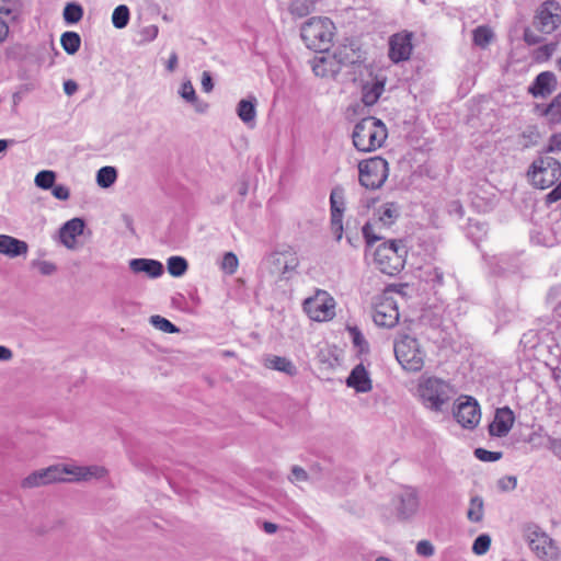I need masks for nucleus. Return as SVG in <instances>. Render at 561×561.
Listing matches in <instances>:
<instances>
[{
	"label": "nucleus",
	"instance_id": "nucleus-38",
	"mask_svg": "<svg viewBox=\"0 0 561 561\" xmlns=\"http://www.w3.org/2000/svg\"><path fill=\"white\" fill-rule=\"evenodd\" d=\"M56 173L51 170L39 171L35 176V185L42 190H51L55 185Z\"/></svg>",
	"mask_w": 561,
	"mask_h": 561
},
{
	"label": "nucleus",
	"instance_id": "nucleus-11",
	"mask_svg": "<svg viewBox=\"0 0 561 561\" xmlns=\"http://www.w3.org/2000/svg\"><path fill=\"white\" fill-rule=\"evenodd\" d=\"M302 307L308 317L313 321H329L335 316V301L324 290H319L314 297L307 298Z\"/></svg>",
	"mask_w": 561,
	"mask_h": 561
},
{
	"label": "nucleus",
	"instance_id": "nucleus-16",
	"mask_svg": "<svg viewBox=\"0 0 561 561\" xmlns=\"http://www.w3.org/2000/svg\"><path fill=\"white\" fill-rule=\"evenodd\" d=\"M399 504L396 507L400 520L412 518L419 511L420 499L415 488L407 486L397 496Z\"/></svg>",
	"mask_w": 561,
	"mask_h": 561
},
{
	"label": "nucleus",
	"instance_id": "nucleus-22",
	"mask_svg": "<svg viewBox=\"0 0 561 561\" xmlns=\"http://www.w3.org/2000/svg\"><path fill=\"white\" fill-rule=\"evenodd\" d=\"M129 268L136 274L144 273L150 278H157L164 272L163 264L153 259H133L129 261Z\"/></svg>",
	"mask_w": 561,
	"mask_h": 561
},
{
	"label": "nucleus",
	"instance_id": "nucleus-14",
	"mask_svg": "<svg viewBox=\"0 0 561 561\" xmlns=\"http://www.w3.org/2000/svg\"><path fill=\"white\" fill-rule=\"evenodd\" d=\"M561 10L556 1H546L541 4L536 15L537 28L545 34H551L561 24Z\"/></svg>",
	"mask_w": 561,
	"mask_h": 561
},
{
	"label": "nucleus",
	"instance_id": "nucleus-28",
	"mask_svg": "<svg viewBox=\"0 0 561 561\" xmlns=\"http://www.w3.org/2000/svg\"><path fill=\"white\" fill-rule=\"evenodd\" d=\"M60 44L68 55H75L81 45V37L77 32L67 31L61 34Z\"/></svg>",
	"mask_w": 561,
	"mask_h": 561
},
{
	"label": "nucleus",
	"instance_id": "nucleus-48",
	"mask_svg": "<svg viewBox=\"0 0 561 561\" xmlns=\"http://www.w3.org/2000/svg\"><path fill=\"white\" fill-rule=\"evenodd\" d=\"M317 358L319 363L325 365L328 368H334L337 365V357L330 350H320Z\"/></svg>",
	"mask_w": 561,
	"mask_h": 561
},
{
	"label": "nucleus",
	"instance_id": "nucleus-62",
	"mask_svg": "<svg viewBox=\"0 0 561 561\" xmlns=\"http://www.w3.org/2000/svg\"><path fill=\"white\" fill-rule=\"evenodd\" d=\"M346 241L353 248H358L360 243V238L357 233L352 236L348 231L346 232Z\"/></svg>",
	"mask_w": 561,
	"mask_h": 561
},
{
	"label": "nucleus",
	"instance_id": "nucleus-54",
	"mask_svg": "<svg viewBox=\"0 0 561 561\" xmlns=\"http://www.w3.org/2000/svg\"><path fill=\"white\" fill-rule=\"evenodd\" d=\"M554 151H561V134L551 135V137L549 138V144H548L547 148L541 153L548 154L549 152H554Z\"/></svg>",
	"mask_w": 561,
	"mask_h": 561
},
{
	"label": "nucleus",
	"instance_id": "nucleus-17",
	"mask_svg": "<svg viewBox=\"0 0 561 561\" xmlns=\"http://www.w3.org/2000/svg\"><path fill=\"white\" fill-rule=\"evenodd\" d=\"M399 310L393 299L386 298L378 304L374 312V322L381 328H393L399 321Z\"/></svg>",
	"mask_w": 561,
	"mask_h": 561
},
{
	"label": "nucleus",
	"instance_id": "nucleus-29",
	"mask_svg": "<svg viewBox=\"0 0 561 561\" xmlns=\"http://www.w3.org/2000/svg\"><path fill=\"white\" fill-rule=\"evenodd\" d=\"M167 270L171 276L181 277L187 272L188 263L183 256H170L167 261Z\"/></svg>",
	"mask_w": 561,
	"mask_h": 561
},
{
	"label": "nucleus",
	"instance_id": "nucleus-49",
	"mask_svg": "<svg viewBox=\"0 0 561 561\" xmlns=\"http://www.w3.org/2000/svg\"><path fill=\"white\" fill-rule=\"evenodd\" d=\"M289 480L291 482H306L309 480V474L304 468L299 466H293Z\"/></svg>",
	"mask_w": 561,
	"mask_h": 561
},
{
	"label": "nucleus",
	"instance_id": "nucleus-40",
	"mask_svg": "<svg viewBox=\"0 0 561 561\" xmlns=\"http://www.w3.org/2000/svg\"><path fill=\"white\" fill-rule=\"evenodd\" d=\"M486 231L488 229L484 222L469 219L467 234L472 239L473 242L482 240V238L486 234Z\"/></svg>",
	"mask_w": 561,
	"mask_h": 561
},
{
	"label": "nucleus",
	"instance_id": "nucleus-25",
	"mask_svg": "<svg viewBox=\"0 0 561 561\" xmlns=\"http://www.w3.org/2000/svg\"><path fill=\"white\" fill-rule=\"evenodd\" d=\"M256 105L257 100L254 95L240 100L237 105L239 118L245 124L253 123L256 116Z\"/></svg>",
	"mask_w": 561,
	"mask_h": 561
},
{
	"label": "nucleus",
	"instance_id": "nucleus-2",
	"mask_svg": "<svg viewBox=\"0 0 561 561\" xmlns=\"http://www.w3.org/2000/svg\"><path fill=\"white\" fill-rule=\"evenodd\" d=\"M527 175L534 187L546 190L559 183L546 195L551 205L561 199V163L553 157L540 153L530 164Z\"/></svg>",
	"mask_w": 561,
	"mask_h": 561
},
{
	"label": "nucleus",
	"instance_id": "nucleus-52",
	"mask_svg": "<svg viewBox=\"0 0 561 561\" xmlns=\"http://www.w3.org/2000/svg\"><path fill=\"white\" fill-rule=\"evenodd\" d=\"M434 546L428 540H421L416 545V553L422 557H432L434 554Z\"/></svg>",
	"mask_w": 561,
	"mask_h": 561
},
{
	"label": "nucleus",
	"instance_id": "nucleus-19",
	"mask_svg": "<svg viewBox=\"0 0 561 561\" xmlns=\"http://www.w3.org/2000/svg\"><path fill=\"white\" fill-rule=\"evenodd\" d=\"M515 415L511 408L496 409L494 420L489 424V434L495 437L506 436L513 427Z\"/></svg>",
	"mask_w": 561,
	"mask_h": 561
},
{
	"label": "nucleus",
	"instance_id": "nucleus-60",
	"mask_svg": "<svg viewBox=\"0 0 561 561\" xmlns=\"http://www.w3.org/2000/svg\"><path fill=\"white\" fill-rule=\"evenodd\" d=\"M122 220L125 225V227L128 229V231L135 236L136 234V231H135V227H134V221H133V218L127 215V214H124L122 215Z\"/></svg>",
	"mask_w": 561,
	"mask_h": 561
},
{
	"label": "nucleus",
	"instance_id": "nucleus-32",
	"mask_svg": "<svg viewBox=\"0 0 561 561\" xmlns=\"http://www.w3.org/2000/svg\"><path fill=\"white\" fill-rule=\"evenodd\" d=\"M483 499L479 495L472 496L470 499L469 510L467 512L468 519L472 523H480L483 519Z\"/></svg>",
	"mask_w": 561,
	"mask_h": 561
},
{
	"label": "nucleus",
	"instance_id": "nucleus-47",
	"mask_svg": "<svg viewBox=\"0 0 561 561\" xmlns=\"http://www.w3.org/2000/svg\"><path fill=\"white\" fill-rule=\"evenodd\" d=\"M474 456L485 462H494L502 458L501 451H490L484 448H477L474 449Z\"/></svg>",
	"mask_w": 561,
	"mask_h": 561
},
{
	"label": "nucleus",
	"instance_id": "nucleus-36",
	"mask_svg": "<svg viewBox=\"0 0 561 561\" xmlns=\"http://www.w3.org/2000/svg\"><path fill=\"white\" fill-rule=\"evenodd\" d=\"M274 264L282 266V274L295 271L298 266V259L294 255L287 256L286 253H276L272 256Z\"/></svg>",
	"mask_w": 561,
	"mask_h": 561
},
{
	"label": "nucleus",
	"instance_id": "nucleus-9",
	"mask_svg": "<svg viewBox=\"0 0 561 561\" xmlns=\"http://www.w3.org/2000/svg\"><path fill=\"white\" fill-rule=\"evenodd\" d=\"M397 360L403 369L412 373L420 371L424 366V354L415 337L408 334H399L393 343Z\"/></svg>",
	"mask_w": 561,
	"mask_h": 561
},
{
	"label": "nucleus",
	"instance_id": "nucleus-24",
	"mask_svg": "<svg viewBox=\"0 0 561 561\" xmlns=\"http://www.w3.org/2000/svg\"><path fill=\"white\" fill-rule=\"evenodd\" d=\"M386 79H376L375 82H366L362 85V101L365 105L376 104L385 90Z\"/></svg>",
	"mask_w": 561,
	"mask_h": 561
},
{
	"label": "nucleus",
	"instance_id": "nucleus-59",
	"mask_svg": "<svg viewBox=\"0 0 561 561\" xmlns=\"http://www.w3.org/2000/svg\"><path fill=\"white\" fill-rule=\"evenodd\" d=\"M158 26L150 25L146 28H144L142 34L150 41L154 39L158 36Z\"/></svg>",
	"mask_w": 561,
	"mask_h": 561
},
{
	"label": "nucleus",
	"instance_id": "nucleus-51",
	"mask_svg": "<svg viewBox=\"0 0 561 561\" xmlns=\"http://www.w3.org/2000/svg\"><path fill=\"white\" fill-rule=\"evenodd\" d=\"M33 264L37 266L42 275L48 276L56 272L57 266L49 261H34Z\"/></svg>",
	"mask_w": 561,
	"mask_h": 561
},
{
	"label": "nucleus",
	"instance_id": "nucleus-6",
	"mask_svg": "<svg viewBox=\"0 0 561 561\" xmlns=\"http://www.w3.org/2000/svg\"><path fill=\"white\" fill-rule=\"evenodd\" d=\"M405 254L402 240L385 241L374 250V263L381 273L392 276L403 268Z\"/></svg>",
	"mask_w": 561,
	"mask_h": 561
},
{
	"label": "nucleus",
	"instance_id": "nucleus-5",
	"mask_svg": "<svg viewBox=\"0 0 561 561\" xmlns=\"http://www.w3.org/2000/svg\"><path fill=\"white\" fill-rule=\"evenodd\" d=\"M334 31L335 26L329 18L314 16L302 24L300 36L309 49L325 53L332 44Z\"/></svg>",
	"mask_w": 561,
	"mask_h": 561
},
{
	"label": "nucleus",
	"instance_id": "nucleus-27",
	"mask_svg": "<svg viewBox=\"0 0 561 561\" xmlns=\"http://www.w3.org/2000/svg\"><path fill=\"white\" fill-rule=\"evenodd\" d=\"M379 221L385 227H390L398 219L400 215L399 206L396 203H385L378 210Z\"/></svg>",
	"mask_w": 561,
	"mask_h": 561
},
{
	"label": "nucleus",
	"instance_id": "nucleus-35",
	"mask_svg": "<svg viewBox=\"0 0 561 561\" xmlns=\"http://www.w3.org/2000/svg\"><path fill=\"white\" fill-rule=\"evenodd\" d=\"M130 19L129 8L125 4L117 5L112 14V23L114 27L122 30L128 25Z\"/></svg>",
	"mask_w": 561,
	"mask_h": 561
},
{
	"label": "nucleus",
	"instance_id": "nucleus-20",
	"mask_svg": "<svg viewBox=\"0 0 561 561\" xmlns=\"http://www.w3.org/2000/svg\"><path fill=\"white\" fill-rule=\"evenodd\" d=\"M346 386L353 388L356 392L366 393L373 389V381L365 366L359 363L350 373L346 378Z\"/></svg>",
	"mask_w": 561,
	"mask_h": 561
},
{
	"label": "nucleus",
	"instance_id": "nucleus-55",
	"mask_svg": "<svg viewBox=\"0 0 561 561\" xmlns=\"http://www.w3.org/2000/svg\"><path fill=\"white\" fill-rule=\"evenodd\" d=\"M547 448L551 450L554 456L561 459V438L547 435Z\"/></svg>",
	"mask_w": 561,
	"mask_h": 561
},
{
	"label": "nucleus",
	"instance_id": "nucleus-42",
	"mask_svg": "<svg viewBox=\"0 0 561 561\" xmlns=\"http://www.w3.org/2000/svg\"><path fill=\"white\" fill-rule=\"evenodd\" d=\"M239 265L237 255L233 252H226L222 256L221 268L228 273L233 274Z\"/></svg>",
	"mask_w": 561,
	"mask_h": 561
},
{
	"label": "nucleus",
	"instance_id": "nucleus-34",
	"mask_svg": "<svg viewBox=\"0 0 561 561\" xmlns=\"http://www.w3.org/2000/svg\"><path fill=\"white\" fill-rule=\"evenodd\" d=\"M62 16L67 24H76L83 16V8L78 2H68L64 8Z\"/></svg>",
	"mask_w": 561,
	"mask_h": 561
},
{
	"label": "nucleus",
	"instance_id": "nucleus-64",
	"mask_svg": "<svg viewBox=\"0 0 561 561\" xmlns=\"http://www.w3.org/2000/svg\"><path fill=\"white\" fill-rule=\"evenodd\" d=\"M178 60H179V59H178V55H176V53H174V51H173V53L170 55L169 59H168V62H167V69H168L169 71H171V72H172V71H174V69H175V68H176V66H178Z\"/></svg>",
	"mask_w": 561,
	"mask_h": 561
},
{
	"label": "nucleus",
	"instance_id": "nucleus-10",
	"mask_svg": "<svg viewBox=\"0 0 561 561\" xmlns=\"http://www.w3.org/2000/svg\"><path fill=\"white\" fill-rule=\"evenodd\" d=\"M359 183L362 186L369 190H377L388 179L389 164L386 159L381 157H373L363 160L358 164Z\"/></svg>",
	"mask_w": 561,
	"mask_h": 561
},
{
	"label": "nucleus",
	"instance_id": "nucleus-21",
	"mask_svg": "<svg viewBox=\"0 0 561 561\" xmlns=\"http://www.w3.org/2000/svg\"><path fill=\"white\" fill-rule=\"evenodd\" d=\"M84 227L85 222L82 218L76 217L66 221L59 229L61 243L68 249H73L76 238L83 233Z\"/></svg>",
	"mask_w": 561,
	"mask_h": 561
},
{
	"label": "nucleus",
	"instance_id": "nucleus-50",
	"mask_svg": "<svg viewBox=\"0 0 561 561\" xmlns=\"http://www.w3.org/2000/svg\"><path fill=\"white\" fill-rule=\"evenodd\" d=\"M516 485L517 479L515 476H506L497 481V486L503 492L512 491L516 488Z\"/></svg>",
	"mask_w": 561,
	"mask_h": 561
},
{
	"label": "nucleus",
	"instance_id": "nucleus-15",
	"mask_svg": "<svg viewBox=\"0 0 561 561\" xmlns=\"http://www.w3.org/2000/svg\"><path fill=\"white\" fill-rule=\"evenodd\" d=\"M412 37L411 32L396 33L389 37L388 56L392 62L399 64L410 59L413 49Z\"/></svg>",
	"mask_w": 561,
	"mask_h": 561
},
{
	"label": "nucleus",
	"instance_id": "nucleus-56",
	"mask_svg": "<svg viewBox=\"0 0 561 561\" xmlns=\"http://www.w3.org/2000/svg\"><path fill=\"white\" fill-rule=\"evenodd\" d=\"M542 37L540 35H537L534 31L530 28H525L524 31V41L528 45H537L542 42Z\"/></svg>",
	"mask_w": 561,
	"mask_h": 561
},
{
	"label": "nucleus",
	"instance_id": "nucleus-1",
	"mask_svg": "<svg viewBox=\"0 0 561 561\" xmlns=\"http://www.w3.org/2000/svg\"><path fill=\"white\" fill-rule=\"evenodd\" d=\"M322 54L311 62L313 73L321 78L335 79L344 68L359 67L366 60V53L354 42Z\"/></svg>",
	"mask_w": 561,
	"mask_h": 561
},
{
	"label": "nucleus",
	"instance_id": "nucleus-39",
	"mask_svg": "<svg viewBox=\"0 0 561 561\" xmlns=\"http://www.w3.org/2000/svg\"><path fill=\"white\" fill-rule=\"evenodd\" d=\"M150 323L158 330L165 333H178L180 329L173 324L170 320L161 316H151Z\"/></svg>",
	"mask_w": 561,
	"mask_h": 561
},
{
	"label": "nucleus",
	"instance_id": "nucleus-7",
	"mask_svg": "<svg viewBox=\"0 0 561 561\" xmlns=\"http://www.w3.org/2000/svg\"><path fill=\"white\" fill-rule=\"evenodd\" d=\"M453 388L449 382L437 378L428 377L422 379L417 387L419 398L422 404L434 412H442L444 405L451 398Z\"/></svg>",
	"mask_w": 561,
	"mask_h": 561
},
{
	"label": "nucleus",
	"instance_id": "nucleus-53",
	"mask_svg": "<svg viewBox=\"0 0 561 561\" xmlns=\"http://www.w3.org/2000/svg\"><path fill=\"white\" fill-rule=\"evenodd\" d=\"M51 194L59 201H67L70 197V190L64 184H57L51 187Z\"/></svg>",
	"mask_w": 561,
	"mask_h": 561
},
{
	"label": "nucleus",
	"instance_id": "nucleus-23",
	"mask_svg": "<svg viewBox=\"0 0 561 561\" xmlns=\"http://www.w3.org/2000/svg\"><path fill=\"white\" fill-rule=\"evenodd\" d=\"M28 244L20 239L8 234H0V253L9 257L26 255Z\"/></svg>",
	"mask_w": 561,
	"mask_h": 561
},
{
	"label": "nucleus",
	"instance_id": "nucleus-41",
	"mask_svg": "<svg viewBox=\"0 0 561 561\" xmlns=\"http://www.w3.org/2000/svg\"><path fill=\"white\" fill-rule=\"evenodd\" d=\"M491 546V537L488 534L479 535L472 545V551L477 556H482L488 552Z\"/></svg>",
	"mask_w": 561,
	"mask_h": 561
},
{
	"label": "nucleus",
	"instance_id": "nucleus-8",
	"mask_svg": "<svg viewBox=\"0 0 561 561\" xmlns=\"http://www.w3.org/2000/svg\"><path fill=\"white\" fill-rule=\"evenodd\" d=\"M530 550L541 561H558L560 551L556 541L536 524H527L523 529Z\"/></svg>",
	"mask_w": 561,
	"mask_h": 561
},
{
	"label": "nucleus",
	"instance_id": "nucleus-31",
	"mask_svg": "<svg viewBox=\"0 0 561 561\" xmlns=\"http://www.w3.org/2000/svg\"><path fill=\"white\" fill-rule=\"evenodd\" d=\"M117 180V170L114 167H102L96 172V183L102 188L111 187Z\"/></svg>",
	"mask_w": 561,
	"mask_h": 561
},
{
	"label": "nucleus",
	"instance_id": "nucleus-37",
	"mask_svg": "<svg viewBox=\"0 0 561 561\" xmlns=\"http://www.w3.org/2000/svg\"><path fill=\"white\" fill-rule=\"evenodd\" d=\"M18 18V4L14 0H0V20L8 23Z\"/></svg>",
	"mask_w": 561,
	"mask_h": 561
},
{
	"label": "nucleus",
	"instance_id": "nucleus-63",
	"mask_svg": "<svg viewBox=\"0 0 561 561\" xmlns=\"http://www.w3.org/2000/svg\"><path fill=\"white\" fill-rule=\"evenodd\" d=\"M13 354L10 348L7 346L0 345V360L7 362L12 358Z\"/></svg>",
	"mask_w": 561,
	"mask_h": 561
},
{
	"label": "nucleus",
	"instance_id": "nucleus-13",
	"mask_svg": "<svg viewBox=\"0 0 561 561\" xmlns=\"http://www.w3.org/2000/svg\"><path fill=\"white\" fill-rule=\"evenodd\" d=\"M454 417L465 428H474L480 421L481 411L479 403L472 397H465V401H460L456 404L454 411Z\"/></svg>",
	"mask_w": 561,
	"mask_h": 561
},
{
	"label": "nucleus",
	"instance_id": "nucleus-58",
	"mask_svg": "<svg viewBox=\"0 0 561 561\" xmlns=\"http://www.w3.org/2000/svg\"><path fill=\"white\" fill-rule=\"evenodd\" d=\"M78 88L79 85L75 80L69 79L64 82V92L69 96L75 94Z\"/></svg>",
	"mask_w": 561,
	"mask_h": 561
},
{
	"label": "nucleus",
	"instance_id": "nucleus-45",
	"mask_svg": "<svg viewBox=\"0 0 561 561\" xmlns=\"http://www.w3.org/2000/svg\"><path fill=\"white\" fill-rule=\"evenodd\" d=\"M425 279L433 286L444 285V272L439 267H432L425 272Z\"/></svg>",
	"mask_w": 561,
	"mask_h": 561
},
{
	"label": "nucleus",
	"instance_id": "nucleus-12",
	"mask_svg": "<svg viewBox=\"0 0 561 561\" xmlns=\"http://www.w3.org/2000/svg\"><path fill=\"white\" fill-rule=\"evenodd\" d=\"M345 211V194L341 185L332 188L330 194V226L335 236V240L340 242L343 238V215Z\"/></svg>",
	"mask_w": 561,
	"mask_h": 561
},
{
	"label": "nucleus",
	"instance_id": "nucleus-3",
	"mask_svg": "<svg viewBox=\"0 0 561 561\" xmlns=\"http://www.w3.org/2000/svg\"><path fill=\"white\" fill-rule=\"evenodd\" d=\"M104 473L105 469L99 466L79 467L54 465L30 473L21 481V488L34 489L54 482L67 481L65 474H71L76 480H88L91 477L101 478Z\"/></svg>",
	"mask_w": 561,
	"mask_h": 561
},
{
	"label": "nucleus",
	"instance_id": "nucleus-46",
	"mask_svg": "<svg viewBox=\"0 0 561 561\" xmlns=\"http://www.w3.org/2000/svg\"><path fill=\"white\" fill-rule=\"evenodd\" d=\"M350 333L352 335L353 344L359 347L360 352H368L369 345L362 334L360 330L357 327L350 328Z\"/></svg>",
	"mask_w": 561,
	"mask_h": 561
},
{
	"label": "nucleus",
	"instance_id": "nucleus-57",
	"mask_svg": "<svg viewBox=\"0 0 561 561\" xmlns=\"http://www.w3.org/2000/svg\"><path fill=\"white\" fill-rule=\"evenodd\" d=\"M202 89L206 93L211 92L214 89V80L209 71H203L202 73Z\"/></svg>",
	"mask_w": 561,
	"mask_h": 561
},
{
	"label": "nucleus",
	"instance_id": "nucleus-4",
	"mask_svg": "<svg viewBox=\"0 0 561 561\" xmlns=\"http://www.w3.org/2000/svg\"><path fill=\"white\" fill-rule=\"evenodd\" d=\"M387 136L385 123L374 116H367L354 126L352 140L358 151L371 152L382 147Z\"/></svg>",
	"mask_w": 561,
	"mask_h": 561
},
{
	"label": "nucleus",
	"instance_id": "nucleus-18",
	"mask_svg": "<svg viewBox=\"0 0 561 561\" xmlns=\"http://www.w3.org/2000/svg\"><path fill=\"white\" fill-rule=\"evenodd\" d=\"M557 87L556 75L551 71H542L536 76L533 83L528 87V93L536 99H546L557 90Z\"/></svg>",
	"mask_w": 561,
	"mask_h": 561
},
{
	"label": "nucleus",
	"instance_id": "nucleus-30",
	"mask_svg": "<svg viewBox=\"0 0 561 561\" xmlns=\"http://www.w3.org/2000/svg\"><path fill=\"white\" fill-rule=\"evenodd\" d=\"M543 116L548 118L550 124L561 123V92L545 107Z\"/></svg>",
	"mask_w": 561,
	"mask_h": 561
},
{
	"label": "nucleus",
	"instance_id": "nucleus-43",
	"mask_svg": "<svg viewBox=\"0 0 561 561\" xmlns=\"http://www.w3.org/2000/svg\"><path fill=\"white\" fill-rule=\"evenodd\" d=\"M362 233L366 242V251H368V249H370L377 241L382 239L374 232L373 226L369 222H366L363 226Z\"/></svg>",
	"mask_w": 561,
	"mask_h": 561
},
{
	"label": "nucleus",
	"instance_id": "nucleus-26",
	"mask_svg": "<svg viewBox=\"0 0 561 561\" xmlns=\"http://www.w3.org/2000/svg\"><path fill=\"white\" fill-rule=\"evenodd\" d=\"M265 366L270 369L285 373L290 377L297 375V367L287 357L271 356L266 359Z\"/></svg>",
	"mask_w": 561,
	"mask_h": 561
},
{
	"label": "nucleus",
	"instance_id": "nucleus-44",
	"mask_svg": "<svg viewBox=\"0 0 561 561\" xmlns=\"http://www.w3.org/2000/svg\"><path fill=\"white\" fill-rule=\"evenodd\" d=\"M179 94L188 103H195L197 101L195 89L190 80H186L181 84Z\"/></svg>",
	"mask_w": 561,
	"mask_h": 561
},
{
	"label": "nucleus",
	"instance_id": "nucleus-33",
	"mask_svg": "<svg viewBox=\"0 0 561 561\" xmlns=\"http://www.w3.org/2000/svg\"><path fill=\"white\" fill-rule=\"evenodd\" d=\"M493 36L494 34L492 30L486 25H480L472 32V41L474 45L481 48H485L493 39Z\"/></svg>",
	"mask_w": 561,
	"mask_h": 561
},
{
	"label": "nucleus",
	"instance_id": "nucleus-61",
	"mask_svg": "<svg viewBox=\"0 0 561 561\" xmlns=\"http://www.w3.org/2000/svg\"><path fill=\"white\" fill-rule=\"evenodd\" d=\"M9 34V24L5 20H0V44L5 41Z\"/></svg>",
	"mask_w": 561,
	"mask_h": 561
}]
</instances>
